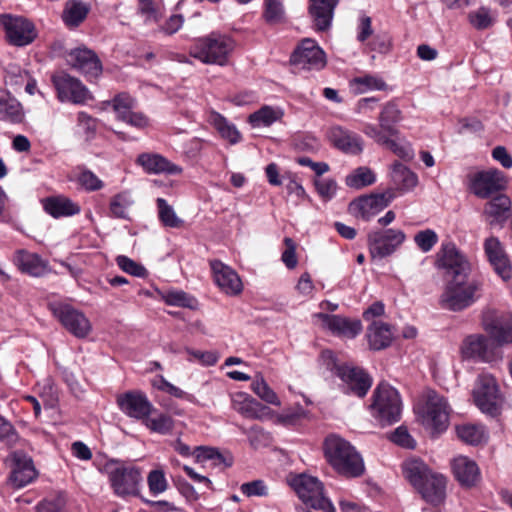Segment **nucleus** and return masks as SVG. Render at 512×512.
I'll return each mask as SVG.
<instances>
[{
  "instance_id": "1",
  "label": "nucleus",
  "mask_w": 512,
  "mask_h": 512,
  "mask_svg": "<svg viewBox=\"0 0 512 512\" xmlns=\"http://www.w3.org/2000/svg\"><path fill=\"white\" fill-rule=\"evenodd\" d=\"M323 451L327 462L340 476L352 479L364 475V460L347 440L337 435H329L324 441Z\"/></svg>"
},
{
  "instance_id": "2",
  "label": "nucleus",
  "mask_w": 512,
  "mask_h": 512,
  "mask_svg": "<svg viewBox=\"0 0 512 512\" xmlns=\"http://www.w3.org/2000/svg\"><path fill=\"white\" fill-rule=\"evenodd\" d=\"M325 358V366L332 375L341 380L340 389L346 395L364 398L369 392L373 379L362 367L352 363L339 361L332 351L322 353Z\"/></svg>"
},
{
  "instance_id": "3",
  "label": "nucleus",
  "mask_w": 512,
  "mask_h": 512,
  "mask_svg": "<svg viewBox=\"0 0 512 512\" xmlns=\"http://www.w3.org/2000/svg\"><path fill=\"white\" fill-rule=\"evenodd\" d=\"M484 281L481 277L472 279L448 280L440 297L442 308L461 312L480 299Z\"/></svg>"
},
{
  "instance_id": "4",
  "label": "nucleus",
  "mask_w": 512,
  "mask_h": 512,
  "mask_svg": "<svg viewBox=\"0 0 512 512\" xmlns=\"http://www.w3.org/2000/svg\"><path fill=\"white\" fill-rule=\"evenodd\" d=\"M402 402L400 394L390 384L380 382L372 395L370 410L381 426L392 425L400 420Z\"/></svg>"
},
{
  "instance_id": "5",
  "label": "nucleus",
  "mask_w": 512,
  "mask_h": 512,
  "mask_svg": "<svg viewBox=\"0 0 512 512\" xmlns=\"http://www.w3.org/2000/svg\"><path fill=\"white\" fill-rule=\"evenodd\" d=\"M472 395L475 405L482 413L493 418L501 414L505 398L500 390L497 379L493 375L489 373L480 374L476 380Z\"/></svg>"
},
{
  "instance_id": "6",
  "label": "nucleus",
  "mask_w": 512,
  "mask_h": 512,
  "mask_svg": "<svg viewBox=\"0 0 512 512\" xmlns=\"http://www.w3.org/2000/svg\"><path fill=\"white\" fill-rule=\"evenodd\" d=\"M289 485L306 506L323 512L336 511L332 502L324 496V487L318 478L304 473L296 474L289 478Z\"/></svg>"
},
{
  "instance_id": "7",
  "label": "nucleus",
  "mask_w": 512,
  "mask_h": 512,
  "mask_svg": "<svg viewBox=\"0 0 512 512\" xmlns=\"http://www.w3.org/2000/svg\"><path fill=\"white\" fill-rule=\"evenodd\" d=\"M435 266L443 270L448 280L468 279L472 264L452 241L443 242L436 253Z\"/></svg>"
},
{
  "instance_id": "8",
  "label": "nucleus",
  "mask_w": 512,
  "mask_h": 512,
  "mask_svg": "<svg viewBox=\"0 0 512 512\" xmlns=\"http://www.w3.org/2000/svg\"><path fill=\"white\" fill-rule=\"evenodd\" d=\"M451 411L446 397L435 390H429L426 394L422 423L433 436H438L447 430Z\"/></svg>"
},
{
  "instance_id": "9",
  "label": "nucleus",
  "mask_w": 512,
  "mask_h": 512,
  "mask_svg": "<svg viewBox=\"0 0 512 512\" xmlns=\"http://www.w3.org/2000/svg\"><path fill=\"white\" fill-rule=\"evenodd\" d=\"M467 178L469 190L480 199H489L506 188L503 173L497 169L471 173Z\"/></svg>"
},
{
  "instance_id": "10",
  "label": "nucleus",
  "mask_w": 512,
  "mask_h": 512,
  "mask_svg": "<svg viewBox=\"0 0 512 512\" xmlns=\"http://www.w3.org/2000/svg\"><path fill=\"white\" fill-rule=\"evenodd\" d=\"M482 325L498 345L512 343V315L509 312L487 309L483 312Z\"/></svg>"
},
{
  "instance_id": "11",
  "label": "nucleus",
  "mask_w": 512,
  "mask_h": 512,
  "mask_svg": "<svg viewBox=\"0 0 512 512\" xmlns=\"http://www.w3.org/2000/svg\"><path fill=\"white\" fill-rule=\"evenodd\" d=\"M108 477L113 491L118 496L138 495L142 482L140 469L134 466L118 465L109 470Z\"/></svg>"
},
{
  "instance_id": "12",
  "label": "nucleus",
  "mask_w": 512,
  "mask_h": 512,
  "mask_svg": "<svg viewBox=\"0 0 512 512\" xmlns=\"http://www.w3.org/2000/svg\"><path fill=\"white\" fill-rule=\"evenodd\" d=\"M0 23L8 42L14 46H26L37 36L34 25L24 17L3 14L0 15Z\"/></svg>"
},
{
  "instance_id": "13",
  "label": "nucleus",
  "mask_w": 512,
  "mask_h": 512,
  "mask_svg": "<svg viewBox=\"0 0 512 512\" xmlns=\"http://www.w3.org/2000/svg\"><path fill=\"white\" fill-rule=\"evenodd\" d=\"M189 53L203 63L223 65L224 38L220 33L212 32L206 37L198 38Z\"/></svg>"
},
{
  "instance_id": "14",
  "label": "nucleus",
  "mask_w": 512,
  "mask_h": 512,
  "mask_svg": "<svg viewBox=\"0 0 512 512\" xmlns=\"http://www.w3.org/2000/svg\"><path fill=\"white\" fill-rule=\"evenodd\" d=\"M406 234L401 229H381L369 233L368 244L372 256L385 258L393 254L405 241Z\"/></svg>"
},
{
  "instance_id": "15",
  "label": "nucleus",
  "mask_w": 512,
  "mask_h": 512,
  "mask_svg": "<svg viewBox=\"0 0 512 512\" xmlns=\"http://www.w3.org/2000/svg\"><path fill=\"white\" fill-rule=\"evenodd\" d=\"M290 63L306 70H320L326 65L325 53L315 40L306 38L292 52Z\"/></svg>"
},
{
  "instance_id": "16",
  "label": "nucleus",
  "mask_w": 512,
  "mask_h": 512,
  "mask_svg": "<svg viewBox=\"0 0 512 512\" xmlns=\"http://www.w3.org/2000/svg\"><path fill=\"white\" fill-rule=\"evenodd\" d=\"M52 82L57 90L58 98L64 102L83 104L92 96L89 90L75 77L67 73H59L52 76Z\"/></svg>"
},
{
  "instance_id": "17",
  "label": "nucleus",
  "mask_w": 512,
  "mask_h": 512,
  "mask_svg": "<svg viewBox=\"0 0 512 512\" xmlns=\"http://www.w3.org/2000/svg\"><path fill=\"white\" fill-rule=\"evenodd\" d=\"M484 252L495 273L503 280L512 277V264L505 249L497 237L491 236L484 242Z\"/></svg>"
},
{
  "instance_id": "18",
  "label": "nucleus",
  "mask_w": 512,
  "mask_h": 512,
  "mask_svg": "<svg viewBox=\"0 0 512 512\" xmlns=\"http://www.w3.org/2000/svg\"><path fill=\"white\" fill-rule=\"evenodd\" d=\"M121 411L131 418L144 420L153 411V405L147 396L140 391H128L117 397Z\"/></svg>"
},
{
  "instance_id": "19",
  "label": "nucleus",
  "mask_w": 512,
  "mask_h": 512,
  "mask_svg": "<svg viewBox=\"0 0 512 512\" xmlns=\"http://www.w3.org/2000/svg\"><path fill=\"white\" fill-rule=\"evenodd\" d=\"M54 314L62 325L78 338L86 337L91 331L90 321L84 313L69 305H61L55 308Z\"/></svg>"
},
{
  "instance_id": "20",
  "label": "nucleus",
  "mask_w": 512,
  "mask_h": 512,
  "mask_svg": "<svg viewBox=\"0 0 512 512\" xmlns=\"http://www.w3.org/2000/svg\"><path fill=\"white\" fill-rule=\"evenodd\" d=\"M68 63L87 78H97L102 73V64L96 53L87 48H76L68 54Z\"/></svg>"
},
{
  "instance_id": "21",
  "label": "nucleus",
  "mask_w": 512,
  "mask_h": 512,
  "mask_svg": "<svg viewBox=\"0 0 512 512\" xmlns=\"http://www.w3.org/2000/svg\"><path fill=\"white\" fill-rule=\"evenodd\" d=\"M317 316L323 326L338 337L353 339L362 331V323L358 319L326 313H319Z\"/></svg>"
},
{
  "instance_id": "22",
  "label": "nucleus",
  "mask_w": 512,
  "mask_h": 512,
  "mask_svg": "<svg viewBox=\"0 0 512 512\" xmlns=\"http://www.w3.org/2000/svg\"><path fill=\"white\" fill-rule=\"evenodd\" d=\"M394 199L392 192L361 196L351 203V207L357 211L364 220H369L381 210L390 205Z\"/></svg>"
},
{
  "instance_id": "23",
  "label": "nucleus",
  "mask_w": 512,
  "mask_h": 512,
  "mask_svg": "<svg viewBox=\"0 0 512 512\" xmlns=\"http://www.w3.org/2000/svg\"><path fill=\"white\" fill-rule=\"evenodd\" d=\"M12 462L9 480L14 487H24L37 477V471L33 465L32 459L24 453L14 452Z\"/></svg>"
},
{
  "instance_id": "24",
  "label": "nucleus",
  "mask_w": 512,
  "mask_h": 512,
  "mask_svg": "<svg viewBox=\"0 0 512 512\" xmlns=\"http://www.w3.org/2000/svg\"><path fill=\"white\" fill-rule=\"evenodd\" d=\"M363 132L378 144L392 151L399 158L405 161L413 159L414 152L411 145L408 143H399L396 140L397 136H390L388 134L382 135L371 124H366L363 128Z\"/></svg>"
},
{
  "instance_id": "25",
  "label": "nucleus",
  "mask_w": 512,
  "mask_h": 512,
  "mask_svg": "<svg viewBox=\"0 0 512 512\" xmlns=\"http://www.w3.org/2000/svg\"><path fill=\"white\" fill-rule=\"evenodd\" d=\"M461 353L465 359H477L483 362H489L493 358L489 340L482 334L467 336L462 342Z\"/></svg>"
},
{
  "instance_id": "26",
  "label": "nucleus",
  "mask_w": 512,
  "mask_h": 512,
  "mask_svg": "<svg viewBox=\"0 0 512 512\" xmlns=\"http://www.w3.org/2000/svg\"><path fill=\"white\" fill-rule=\"evenodd\" d=\"M338 2L339 0H309L308 11L317 31L323 32L330 28Z\"/></svg>"
},
{
  "instance_id": "27",
  "label": "nucleus",
  "mask_w": 512,
  "mask_h": 512,
  "mask_svg": "<svg viewBox=\"0 0 512 512\" xmlns=\"http://www.w3.org/2000/svg\"><path fill=\"white\" fill-rule=\"evenodd\" d=\"M328 136L333 146L345 153L357 155L363 150L361 137L355 132L335 126L329 130Z\"/></svg>"
},
{
  "instance_id": "28",
  "label": "nucleus",
  "mask_w": 512,
  "mask_h": 512,
  "mask_svg": "<svg viewBox=\"0 0 512 512\" xmlns=\"http://www.w3.org/2000/svg\"><path fill=\"white\" fill-rule=\"evenodd\" d=\"M484 205V215L490 218V224L503 225L512 213L510 198L502 193H497Z\"/></svg>"
},
{
  "instance_id": "29",
  "label": "nucleus",
  "mask_w": 512,
  "mask_h": 512,
  "mask_svg": "<svg viewBox=\"0 0 512 512\" xmlns=\"http://www.w3.org/2000/svg\"><path fill=\"white\" fill-rule=\"evenodd\" d=\"M417 492L428 504L439 506L446 497V478L441 474L434 473L423 483Z\"/></svg>"
},
{
  "instance_id": "30",
  "label": "nucleus",
  "mask_w": 512,
  "mask_h": 512,
  "mask_svg": "<svg viewBox=\"0 0 512 512\" xmlns=\"http://www.w3.org/2000/svg\"><path fill=\"white\" fill-rule=\"evenodd\" d=\"M453 474L463 487H473L480 480V470L475 461L460 456L452 463Z\"/></svg>"
},
{
  "instance_id": "31",
  "label": "nucleus",
  "mask_w": 512,
  "mask_h": 512,
  "mask_svg": "<svg viewBox=\"0 0 512 512\" xmlns=\"http://www.w3.org/2000/svg\"><path fill=\"white\" fill-rule=\"evenodd\" d=\"M136 163L149 174H178L181 172L180 167L171 163L160 154L142 153L137 157Z\"/></svg>"
},
{
  "instance_id": "32",
  "label": "nucleus",
  "mask_w": 512,
  "mask_h": 512,
  "mask_svg": "<svg viewBox=\"0 0 512 512\" xmlns=\"http://www.w3.org/2000/svg\"><path fill=\"white\" fill-rule=\"evenodd\" d=\"M402 473L405 479L417 491L423 483L434 474L428 465L419 458H410L405 460L402 465Z\"/></svg>"
},
{
  "instance_id": "33",
  "label": "nucleus",
  "mask_w": 512,
  "mask_h": 512,
  "mask_svg": "<svg viewBox=\"0 0 512 512\" xmlns=\"http://www.w3.org/2000/svg\"><path fill=\"white\" fill-rule=\"evenodd\" d=\"M401 119L402 113L398 105L394 101H389L385 104L379 115V125H371L382 135L398 136L399 130L396 128V124Z\"/></svg>"
},
{
  "instance_id": "34",
  "label": "nucleus",
  "mask_w": 512,
  "mask_h": 512,
  "mask_svg": "<svg viewBox=\"0 0 512 512\" xmlns=\"http://www.w3.org/2000/svg\"><path fill=\"white\" fill-rule=\"evenodd\" d=\"M367 338L372 350L379 351L389 347L393 339L391 325L382 321H373L368 326Z\"/></svg>"
},
{
  "instance_id": "35",
  "label": "nucleus",
  "mask_w": 512,
  "mask_h": 512,
  "mask_svg": "<svg viewBox=\"0 0 512 512\" xmlns=\"http://www.w3.org/2000/svg\"><path fill=\"white\" fill-rule=\"evenodd\" d=\"M14 263L21 272L34 277H39L46 271L45 262L37 254L26 250H18L15 253Z\"/></svg>"
},
{
  "instance_id": "36",
  "label": "nucleus",
  "mask_w": 512,
  "mask_h": 512,
  "mask_svg": "<svg viewBox=\"0 0 512 512\" xmlns=\"http://www.w3.org/2000/svg\"><path fill=\"white\" fill-rule=\"evenodd\" d=\"M44 209L55 218L66 217L78 214V204L64 196L49 197L44 201Z\"/></svg>"
},
{
  "instance_id": "37",
  "label": "nucleus",
  "mask_w": 512,
  "mask_h": 512,
  "mask_svg": "<svg viewBox=\"0 0 512 512\" xmlns=\"http://www.w3.org/2000/svg\"><path fill=\"white\" fill-rule=\"evenodd\" d=\"M391 178L395 186L402 191H408L418 183L417 175L398 161L392 165Z\"/></svg>"
},
{
  "instance_id": "38",
  "label": "nucleus",
  "mask_w": 512,
  "mask_h": 512,
  "mask_svg": "<svg viewBox=\"0 0 512 512\" xmlns=\"http://www.w3.org/2000/svg\"><path fill=\"white\" fill-rule=\"evenodd\" d=\"M89 7L80 1L66 2L62 13V19L66 26L74 28L79 26L87 17Z\"/></svg>"
},
{
  "instance_id": "39",
  "label": "nucleus",
  "mask_w": 512,
  "mask_h": 512,
  "mask_svg": "<svg viewBox=\"0 0 512 512\" xmlns=\"http://www.w3.org/2000/svg\"><path fill=\"white\" fill-rule=\"evenodd\" d=\"M0 114L12 123H21L24 119L20 102L6 93L0 94Z\"/></svg>"
},
{
  "instance_id": "40",
  "label": "nucleus",
  "mask_w": 512,
  "mask_h": 512,
  "mask_svg": "<svg viewBox=\"0 0 512 512\" xmlns=\"http://www.w3.org/2000/svg\"><path fill=\"white\" fill-rule=\"evenodd\" d=\"M468 21L476 30H486L496 23L497 12L489 7L481 6L469 12Z\"/></svg>"
},
{
  "instance_id": "41",
  "label": "nucleus",
  "mask_w": 512,
  "mask_h": 512,
  "mask_svg": "<svg viewBox=\"0 0 512 512\" xmlns=\"http://www.w3.org/2000/svg\"><path fill=\"white\" fill-rule=\"evenodd\" d=\"M282 116V113L268 105L262 106L248 116V122L253 128L269 127Z\"/></svg>"
},
{
  "instance_id": "42",
  "label": "nucleus",
  "mask_w": 512,
  "mask_h": 512,
  "mask_svg": "<svg viewBox=\"0 0 512 512\" xmlns=\"http://www.w3.org/2000/svg\"><path fill=\"white\" fill-rule=\"evenodd\" d=\"M351 87L356 94H363L369 90H386V82L376 75L365 74L352 79Z\"/></svg>"
},
{
  "instance_id": "43",
  "label": "nucleus",
  "mask_w": 512,
  "mask_h": 512,
  "mask_svg": "<svg viewBox=\"0 0 512 512\" xmlns=\"http://www.w3.org/2000/svg\"><path fill=\"white\" fill-rule=\"evenodd\" d=\"M376 181L374 172L367 167H358L346 177L345 183L350 188L361 189Z\"/></svg>"
},
{
  "instance_id": "44",
  "label": "nucleus",
  "mask_w": 512,
  "mask_h": 512,
  "mask_svg": "<svg viewBox=\"0 0 512 512\" xmlns=\"http://www.w3.org/2000/svg\"><path fill=\"white\" fill-rule=\"evenodd\" d=\"M156 204L158 217L163 226L169 228H180L183 226L184 221L176 215L173 207L165 199L157 198Z\"/></svg>"
},
{
  "instance_id": "45",
  "label": "nucleus",
  "mask_w": 512,
  "mask_h": 512,
  "mask_svg": "<svg viewBox=\"0 0 512 512\" xmlns=\"http://www.w3.org/2000/svg\"><path fill=\"white\" fill-rule=\"evenodd\" d=\"M456 433L459 439L470 445L480 444L484 436L482 427L475 424L458 425Z\"/></svg>"
},
{
  "instance_id": "46",
  "label": "nucleus",
  "mask_w": 512,
  "mask_h": 512,
  "mask_svg": "<svg viewBox=\"0 0 512 512\" xmlns=\"http://www.w3.org/2000/svg\"><path fill=\"white\" fill-rule=\"evenodd\" d=\"M240 412L249 418H262L268 414L269 408L258 400L245 396L239 408Z\"/></svg>"
},
{
  "instance_id": "47",
  "label": "nucleus",
  "mask_w": 512,
  "mask_h": 512,
  "mask_svg": "<svg viewBox=\"0 0 512 512\" xmlns=\"http://www.w3.org/2000/svg\"><path fill=\"white\" fill-rule=\"evenodd\" d=\"M132 201L127 193H119L114 195L110 201V213L113 217L128 219V209Z\"/></svg>"
},
{
  "instance_id": "48",
  "label": "nucleus",
  "mask_w": 512,
  "mask_h": 512,
  "mask_svg": "<svg viewBox=\"0 0 512 512\" xmlns=\"http://www.w3.org/2000/svg\"><path fill=\"white\" fill-rule=\"evenodd\" d=\"M263 18L271 25L282 22L284 7L281 0H264Z\"/></svg>"
},
{
  "instance_id": "49",
  "label": "nucleus",
  "mask_w": 512,
  "mask_h": 512,
  "mask_svg": "<svg viewBox=\"0 0 512 512\" xmlns=\"http://www.w3.org/2000/svg\"><path fill=\"white\" fill-rule=\"evenodd\" d=\"M439 237L432 229H425L418 231L414 235V242L420 251L423 253L430 252L433 247L438 243Z\"/></svg>"
},
{
  "instance_id": "50",
  "label": "nucleus",
  "mask_w": 512,
  "mask_h": 512,
  "mask_svg": "<svg viewBox=\"0 0 512 512\" xmlns=\"http://www.w3.org/2000/svg\"><path fill=\"white\" fill-rule=\"evenodd\" d=\"M144 424L153 432L167 434L172 430L174 422L170 416L166 414H159L154 418L147 416L144 420Z\"/></svg>"
},
{
  "instance_id": "51",
  "label": "nucleus",
  "mask_w": 512,
  "mask_h": 512,
  "mask_svg": "<svg viewBox=\"0 0 512 512\" xmlns=\"http://www.w3.org/2000/svg\"><path fill=\"white\" fill-rule=\"evenodd\" d=\"M166 304L194 309L197 301L184 291H169L164 297Z\"/></svg>"
},
{
  "instance_id": "52",
  "label": "nucleus",
  "mask_w": 512,
  "mask_h": 512,
  "mask_svg": "<svg viewBox=\"0 0 512 512\" xmlns=\"http://www.w3.org/2000/svg\"><path fill=\"white\" fill-rule=\"evenodd\" d=\"M186 352L188 354V361H196L204 366H212L220 358V354L214 351H201L187 348Z\"/></svg>"
},
{
  "instance_id": "53",
  "label": "nucleus",
  "mask_w": 512,
  "mask_h": 512,
  "mask_svg": "<svg viewBox=\"0 0 512 512\" xmlns=\"http://www.w3.org/2000/svg\"><path fill=\"white\" fill-rule=\"evenodd\" d=\"M65 506L66 499L64 495L58 494L40 501L36 506V512H63Z\"/></svg>"
},
{
  "instance_id": "54",
  "label": "nucleus",
  "mask_w": 512,
  "mask_h": 512,
  "mask_svg": "<svg viewBox=\"0 0 512 512\" xmlns=\"http://www.w3.org/2000/svg\"><path fill=\"white\" fill-rule=\"evenodd\" d=\"M240 491L246 497H266L268 496V487L264 480L257 479L241 484Z\"/></svg>"
},
{
  "instance_id": "55",
  "label": "nucleus",
  "mask_w": 512,
  "mask_h": 512,
  "mask_svg": "<svg viewBox=\"0 0 512 512\" xmlns=\"http://www.w3.org/2000/svg\"><path fill=\"white\" fill-rule=\"evenodd\" d=\"M117 265L126 273L137 277H145L147 270L142 265L136 263L127 256L119 255L116 258Z\"/></svg>"
},
{
  "instance_id": "56",
  "label": "nucleus",
  "mask_w": 512,
  "mask_h": 512,
  "mask_svg": "<svg viewBox=\"0 0 512 512\" xmlns=\"http://www.w3.org/2000/svg\"><path fill=\"white\" fill-rule=\"evenodd\" d=\"M149 490L152 494L163 493L167 489V481L164 472L161 470H152L147 477Z\"/></svg>"
},
{
  "instance_id": "57",
  "label": "nucleus",
  "mask_w": 512,
  "mask_h": 512,
  "mask_svg": "<svg viewBox=\"0 0 512 512\" xmlns=\"http://www.w3.org/2000/svg\"><path fill=\"white\" fill-rule=\"evenodd\" d=\"M243 291V283L239 275L226 265V294L239 295Z\"/></svg>"
},
{
  "instance_id": "58",
  "label": "nucleus",
  "mask_w": 512,
  "mask_h": 512,
  "mask_svg": "<svg viewBox=\"0 0 512 512\" xmlns=\"http://www.w3.org/2000/svg\"><path fill=\"white\" fill-rule=\"evenodd\" d=\"M283 242L285 250L282 253L281 259L288 269H293L298 263L296 256V244L293 239L289 237H285Z\"/></svg>"
},
{
  "instance_id": "59",
  "label": "nucleus",
  "mask_w": 512,
  "mask_h": 512,
  "mask_svg": "<svg viewBox=\"0 0 512 512\" xmlns=\"http://www.w3.org/2000/svg\"><path fill=\"white\" fill-rule=\"evenodd\" d=\"M78 183L87 191H95L103 187L102 181L90 170H84L79 174Z\"/></svg>"
},
{
  "instance_id": "60",
  "label": "nucleus",
  "mask_w": 512,
  "mask_h": 512,
  "mask_svg": "<svg viewBox=\"0 0 512 512\" xmlns=\"http://www.w3.org/2000/svg\"><path fill=\"white\" fill-rule=\"evenodd\" d=\"M254 392L265 402L272 405H280L277 394L267 385L265 381L256 382Z\"/></svg>"
},
{
  "instance_id": "61",
  "label": "nucleus",
  "mask_w": 512,
  "mask_h": 512,
  "mask_svg": "<svg viewBox=\"0 0 512 512\" xmlns=\"http://www.w3.org/2000/svg\"><path fill=\"white\" fill-rule=\"evenodd\" d=\"M315 187L318 194L325 200L333 198L337 190V184L333 179L316 180Z\"/></svg>"
},
{
  "instance_id": "62",
  "label": "nucleus",
  "mask_w": 512,
  "mask_h": 512,
  "mask_svg": "<svg viewBox=\"0 0 512 512\" xmlns=\"http://www.w3.org/2000/svg\"><path fill=\"white\" fill-rule=\"evenodd\" d=\"M392 40L389 34L382 33L377 34L373 37L370 42V48L373 51L379 52L381 54H386L391 50Z\"/></svg>"
},
{
  "instance_id": "63",
  "label": "nucleus",
  "mask_w": 512,
  "mask_h": 512,
  "mask_svg": "<svg viewBox=\"0 0 512 512\" xmlns=\"http://www.w3.org/2000/svg\"><path fill=\"white\" fill-rule=\"evenodd\" d=\"M392 441L403 448L413 449L415 447L414 439L408 433L407 429L403 427H398L394 431Z\"/></svg>"
},
{
  "instance_id": "64",
  "label": "nucleus",
  "mask_w": 512,
  "mask_h": 512,
  "mask_svg": "<svg viewBox=\"0 0 512 512\" xmlns=\"http://www.w3.org/2000/svg\"><path fill=\"white\" fill-rule=\"evenodd\" d=\"M133 103V99L124 94L118 95L113 99V108L119 119H121L124 114L131 111Z\"/></svg>"
}]
</instances>
